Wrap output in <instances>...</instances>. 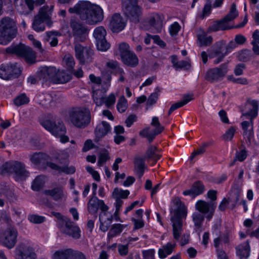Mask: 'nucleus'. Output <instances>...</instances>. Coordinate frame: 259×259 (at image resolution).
I'll list each match as a JSON object with an SVG mask.
<instances>
[{
  "label": "nucleus",
  "instance_id": "bb28decb",
  "mask_svg": "<svg viewBox=\"0 0 259 259\" xmlns=\"http://www.w3.org/2000/svg\"><path fill=\"white\" fill-rule=\"evenodd\" d=\"M183 218L172 217L171 221L172 227L173 237L176 240H179L183 232V223L181 219Z\"/></svg>",
  "mask_w": 259,
  "mask_h": 259
},
{
  "label": "nucleus",
  "instance_id": "412c9836",
  "mask_svg": "<svg viewBox=\"0 0 259 259\" xmlns=\"http://www.w3.org/2000/svg\"><path fill=\"white\" fill-rule=\"evenodd\" d=\"M109 207L107 206V209L105 210H101L99 215L100 222V229L103 232L107 231L112 221V214L108 211Z\"/></svg>",
  "mask_w": 259,
  "mask_h": 259
},
{
  "label": "nucleus",
  "instance_id": "ddd939ff",
  "mask_svg": "<svg viewBox=\"0 0 259 259\" xmlns=\"http://www.w3.org/2000/svg\"><path fill=\"white\" fill-rule=\"evenodd\" d=\"M21 70L17 63L2 65L0 67V77L3 79L9 80L18 76Z\"/></svg>",
  "mask_w": 259,
  "mask_h": 259
},
{
  "label": "nucleus",
  "instance_id": "c03bdc74",
  "mask_svg": "<svg viewBox=\"0 0 259 259\" xmlns=\"http://www.w3.org/2000/svg\"><path fill=\"white\" fill-rule=\"evenodd\" d=\"M192 100L193 97L191 95H187L185 96L181 101L175 103L171 106L168 111L169 114H171L174 111L178 108L185 105Z\"/></svg>",
  "mask_w": 259,
  "mask_h": 259
},
{
  "label": "nucleus",
  "instance_id": "37998d69",
  "mask_svg": "<svg viewBox=\"0 0 259 259\" xmlns=\"http://www.w3.org/2000/svg\"><path fill=\"white\" fill-rule=\"evenodd\" d=\"M40 15V14H37L34 17L32 23V28L37 32L43 31L45 29L44 23L46 22V21L41 18Z\"/></svg>",
  "mask_w": 259,
  "mask_h": 259
},
{
  "label": "nucleus",
  "instance_id": "7c9ffc66",
  "mask_svg": "<svg viewBox=\"0 0 259 259\" xmlns=\"http://www.w3.org/2000/svg\"><path fill=\"white\" fill-rule=\"evenodd\" d=\"M72 72L68 70L56 71L54 83H64L68 82L71 78Z\"/></svg>",
  "mask_w": 259,
  "mask_h": 259
},
{
  "label": "nucleus",
  "instance_id": "6ab92c4d",
  "mask_svg": "<svg viewBox=\"0 0 259 259\" xmlns=\"http://www.w3.org/2000/svg\"><path fill=\"white\" fill-rule=\"evenodd\" d=\"M126 21L119 14L115 13L110 19L109 27L114 32L122 31L125 27Z\"/></svg>",
  "mask_w": 259,
  "mask_h": 259
},
{
  "label": "nucleus",
  "instance_id": "5fc2aeb1",
  "mask_svg": "<svg viewBox=\"0 0 259 259\" xmlns=\"http://www.w3.org/2000/svg\"><path fill=\"white\" fill-rule=\"evenodd\" d=\"M118 50L120 58L124 57L125 55L132 52L128 44L124 42L119 44Z\"/></svg>",
  "mask_w": 259,
  "mask_h": 259
},
{
  "label": "nucleus",
  "instance_id": "338daca9",
  "mask_svg": "<svg viewBox=\"0 0 259 259\" xmlns=\"http://www.w3.org/2000/svg\"><path fill=\"white\" fill-rule=\"evenodd\" d=\"M236 128L234 126L230 127L226 132V133L224 135V138L226 140H231L236 132Z\"/></svg>",
  "mask_w": 259,
  "mask_h": 259
},
{
  "label": "nucleus",
  "instance_id": "13d9d810",
  "mask_svg": "<svg viewBox=\"0 0 259 259\" xmlns=\"http://www.w3.org/2000/svg\"><path fill=\"white\" fill-rule=\"evenodd\" d=\"M212 8L213 7L212 5L211 4V1H206V2L204 5L203 9L202 10L201 17L204 18L208 16L210 14Z\"/></svg>",
  "mask_w": 259,
  "mask_h": 259
},
{
  "label": "nucleus",
  "instance_id": "c9c22d12",
  "mask_svg": "<svg viewBox=\"0 0 259 259\" xmlns=\"http://www.w3.org/2000/svg\"><path fill=\"white\" fill-rule=\"evenodd\" d=\"M74 256L73 251L68 249L55 251L52 256V259H72Z\"/></svg>",
  "mask_w": 259,
  "mask_h": 259
},
{
  "label": "nucleus",
  "instance_id": "f257e3e1",
  "mask_svg": "<svg viewBox=\"0 0 259 259\" xmlns=\"http://www.w3.org/2000/svg\"><path fill=\"white\" fill-rule=\"evenodd\" d=\"M70 13L77 14L81 21L89 25H95L104 18L102 9L88 1H80L73 7L69 8Z\"/></svg>",
  "mask_w": 259,
  "mask_h": 259
},
{
  "label": "nucleus",
  "instance_id": "4468645a",
  "mask_svg": "<svg viewBox=\"0 0 259 259\" xmlns=\"http://www.w3.org/2000/svg\"><path fill=\"white\" fill-rule=\"evenodd\" d=\"M215 207L216 204L213 202L208 203L204 200H199L195 204L196 209L204 214L208 221L212 218Z\"/></svg>",
  "mask_w": 259,
  "mask_h": 259
},
{
  "label": "nucleus",
  "instance_id": "3c124183",
  "mask_svg": "<svg viewBox=\"0 0 259 259\" xmlns=\"http://www.w3.org/2000/svg\"><path fill=\"white\" fill-rule=\"evenodd\" d=\"M106 35V31L105 28L102 26L97 27L94 31L93 35L96 39V40H100L105 38Z\"/></svg>",
  "mask_w": 259,
  "mask_h": 259
},
{
  "label": "nucleus",
  "instance_id": "bf43d9fd",
  "mask_svg": "<svg viewBox=\"0 0 259 259\" xmlns=\"http://www.w3.org/2000/svg\"><path fill=\"white\" fill-rule=\"evenodd\" d=\"M238 16V12L236 9V6L235 4H232L230 8L229 13L225 17L231 21L233 20Z\"/></svg>",
  "mask_w": 259,
  "mask_h": 259
},
{
  "label": "nucleus",
  "instance_id": "79ce46f5",
  "mask_svg": "<svg viewBox=\"0 0 259 259\" xmlns=\"http://www.w3.org/2000/svg\"><path fill=\"white\" fill-rule=\"evenodd\" d=\"M130 194V192L128 190H123L115 188L112 192L111 197L114 199L121 200V199H126L127 198Z\"/></svg>",
  "mask_w": 259,
  "mask_h": 259
},
{
  "label": "nucleus",
  "instance_id": "2f4dec72",
  "mask_svg": "<svg viewBox=\"0 0 259 259\" xmlns=\"http://www.w3.org/2000/svg\"><path fill=\"white\" fill-rule=\"evenodd\" d=\"M197 42L198 46H203L209 45L212 40L210 35H208L207 33L202 29H200L197 32Z\"/></svg>",
  "mask_w": 259,
  "mask_h": 259
},
{
  "label": "nucleus",
  "instance_id": "6e6552de",
  "mask_svg": "<svg viewBox=\"0 0 259 259\" xmlns=\"http://www.w3.org/2000/svg\"><path fill=\"white\" fill-rule=\"evenodd\" d=\"M17 259H36L37 256L32 242L29 240L21 242L16 248Z\"/></svg>",
  "mask_w": 259,
  "mask_h": 259
},
{
  "label": "nucleus",
  "instance_id": "a19ab883",
  "mask_svg": "<svg viewBox=\"0 0 259 259\" xmlns=\"http://www.w3.org/2000/svg\"><path fill=\"white\" fill-rule=\"evenodd\" d=\"M48 165L51 168L58 171L59 172H64L66 174H72L75 171L74 166L60 167L53 163H49Z\"/></svg>",
  "mask_w": 259,
  "mask_h": 259
},
{
  "label": "nucleus",
  "instance_id": "20e7f679",
  "mask_svg": "<svg viewBox=\"0 0 259 259\" xmlns=\"http://www.w3.org/2000/svg\"><path fill=\"white\" fill-rule=\"evenodd\" d=\"M69 117L74 125L80 128L84 127L90 122L91 113L87 108H76L70 112Z\"/></svg>",
  "mask_w": 259,
  "mask_h": 259
},
{
  "label": "nucleus",
  "instance_id": "9b49d317",
  "mask_svg": "<svg viewBox=\"0 0 259 259\" xmlns=\"http://www.w3.org/2000/svg\"><path fill=\"white\" fill-rule=\"evenodd\" d=\"M163 17L157 13L150 14L144 21L145 29L151 30L154 32L162 30Z\"/></svg>",
  "mask_w": 259,
  "mask_h": 259
},
{
  "label": "nucleus",
  "instance_id": "2eb2a0df",
  "mask_svg": "<svg viewBox=\"0 0 259 259\" xmlns=\"http://www.w3.org/2000/svg\"><path fill=\"white\" fill-rule=\"evenodd\" d=\"M70 27L76 42L82 41L85 39L88 34V29L85 26L75 20H71L70 21Z\"/></svg>",
  "mask_w": 259,
  "mask_h": 259
},
{
  "label": "nucleus",
  "instance_id": "864d4df0",
  "mask_svg": "<svg viewBox=\"0 0 259 259\" xmlns=\"http://www.w3.org/2000/svg\"><path fill=\"white\" fill-rule=\"evenodd\" d=\"M85 48L81 45L78 44H76L75 45V52L76 58L80 60V62H83L84 53Z\"/></svg>",
  "mask_w": 259,
  "mask_h": 259
},
{
  "label": "nucleus",
  "instance_id": "c85d7f7f",
  "mask_svg": "<svg viewBox=\"0 0 259 259\" xmlns=\"http://www.w3.org/2000/svg\"><path fill=\"white\" fill-rule=\"evenodd\" d=\"M236 47V45L234 42L231 41L228 46L226 47L224 45H221V46L215 50V56L218 57V58L214 60L215 64H218L221 62L223 58L227 55L229 48L231 49Z\"/></svg>",
  "mask_w": 259,
  "mask_h": 259
},
{
  "label": "nucleus",
  "instance_id": "f704fd0d",
  "mask_svg": "<svg viewBox=\"0 0 259 259\" xmlns=\"http://www.w3.org/2000/svg\"><path fill=\"white\" fill-rule=\"evenodd\" d=\"M230 21H231L229 20L228 19H226L225 17L221 21L214 23L210 29L211 31H216L220 30H224L232 28V26H231L229 23Z\"/></svg>",
  "mask_w": 259,
  "mask_h": 259
},
{
  "label": "nucleus",
  "instance_id": "393cba45",
  "mask_svg": "<svg viewBox=\"0 0 259 259\" xmlns=\"http://www.w3.org/2000/svg\"><path fill=\"white\" fill-rule=\"evenodd\" d=\"M204 191V185L201 182L197 181L192 185L190 189L184 191L183 194L185 196H190L192 198H195L203 193Z\"/></svg>",
  "mask_w": 259,
  "mask_h": 259
},
{
  "label": "nucleus",
  "instance_id": "e2e57ef3",
  "mask_svg": "<svg viewBox=\"0 0 259 259\" xmlns=\"http://www.w3.org/2000/svg\"><path fill=\"white\" fill-rule=\"evenodd\" d=\"M28 220L34 224L42 223L45 221V217L37 214H30L28 217Z\"/></svg>",
  "mask_w": 259,
  "mask_h": 259
},
{
  "label": "nucleus",
  "instance_id": "8fccbe9b",
  "mask_svg": "<svg viewBox=\"0 0 259 259\" xmlns=\"http://www.w3.org/2000/svg\"><path fill=\"white\" fill-rule=\"evenodd\" d=\"M47 155L42 153H34L29 156V159L34 165H38L46 160Z\"/></svg>",
  "mask_w": 259,
  "mask_h": 259
},
{
  "label": "nucleus",
  "instance_id": "f3484780",
  "mask_svg": "<svg viewBox=\"0 0 259 259\" xmlns=\"http://www.w3.org/2000/svg\"><path fill=\"white\" fill-rule=\"evenodd\" d=\"M42 126L53 135L56 137L60 138V141L62 143H65L69 141V138L65 136L66 133V128L63 124H60V130L57 131L56 130L52 128V124L50 122H44L42 123Z\"/></svg>",
  "mask_w": 259,
  "mask_h": 259
},
{
  "label": "nucleus",
  "instance_id": "dca6fc26",
  "mask_svg": "<svg viewBox=\"0 0 259 259\" xmlns=\"http://www.w3.org/2000/svg\"><path fill=\"white\" fill-rule=\"evenodd\" d=\"M14 2L16 9L21 15H27L34 9L33 0H14Z\"/></svg>",
  "mask_w": 259,
  "mask_h": 259
},
{
  "label": "nucleus",
  "instance_id": "7ed1b4c3",
  "mask_svg": "<svg viewBox=\"0 0 259 259\" xmlns=\"http://www.w3.org/2000/svg\"><path fill=\"white\" fill-rule=\"evenodd\" d=\"M246 107L248 110L243 114L250 119L249 121H244L241 123L243 130V135L245 137L250 140L253 135V119L258 114V104L256 101H248Z\"/></svg>",
  "mask_w": 259,
  "mask_h": 259
},
{
  "label": "nucleus",
  "instance_id": "ea45409f",
  "mask_svg": "<svg viewBox=\"0 0 259 259\" xmlns=\"http://www.w3.org/2000/svg\"><path fill=\"white\" fill-rule=\"evenodd\" d=\"M192 217L195 227V231L199 235L201 232L200 228L204 220V216L199 212H195L193 213Z\"/></svg>",
  "mask_w": 259,
  "mask_h": 259
},
{
  "label": "nucleus",
  "instance_id": "4d7b16f0",
  "mask_svg": "<svg viewBox=\"0 0 259 259\" xmlns=\"http://www.w3.org/2000/svg\"><path fill=\"white\" fill-rule=\"evenodd\" d=\"M96 46L98 50L102 52L106 51L110 48V45L105 38L96 41Z\"/></svg>",
  "mask_w": 259,
  "mask_h": 259
},
{
  "label": "nucleus",
  "instance_id": "f8f14e48",
  "mask_svg": "<svg viewBox=\"0 0 259 259\" xmlns=\"http://www.w3.org/2000/svg\"><path fill=\"white\" fill-rule=\"evenodd\" d=\"M60 231L73 238L77 239L80 237L81 230L79 228L74 225L70 219H65L60 223Z\"/></svg>",
  "mask_w": 259,
  "mask_h": 259
},
{
  "label": "nucleus",
  "instance_id": "6e6d98bb",
  "mask_svg": "<svg viewBox=\"0 0 259 259\" xmlns=\"http://www.w3.org/2000/svg\"><path fill=\"white\" fill-rule=\"evenodd\" d=\"M29 102V98L24 94H21L17 96L14 100L15 105L17 106L27 104Z\"/></svg>",
  "mask_w": 259,
  "mask_h": 259
},
{
  "label": "nucleus",
  "instance_id": "680f3d73",
  "mask_svg": "<svg viewBox=\"0 0 259 259\" xmlns=\"http://www.w3.org/2000/svg\"><path fill=\"white\" fill-rule=\"evenodd\" d=\"M180 29L181 26L177 22H174L168 28L169 32L172 36L177 35Z\"/></svg>",
  "mask_w": 259,
  "mask_h": 259
},
{
  "label": "nucleus",
  "instance_id": "58836bf2",
  "mask_svg": "<svg viewBox=\"0 0 259 259\" xmlns=\"http://www.w3.org/2000/svg\"><path fill=\"white\" fill-rule=\"evenodd\" d=\"M93 99L97 106H101L104 103V93L100 89L95 90L93 87Z\"/></svg>",
  "mask_w": 259,
  "mask_h": 259
},
{
  "label": "nucleus",
  "instance_id": "4c0bfd02",
  "mask_svg": "<svg viewBox=\"0 0 259 259\" xmlns=\"http://www.w3.org/2000/svg\"><path fill=\"white\" fill-rule=\"evenodd\" d=\"M136 174L139 178L142 177L145 168L144 160L139 157H136L134 160Z\"/></svg>",
  "mask_w": 259,
  "mask_h": 259
},
{
  "label": "nucleus",
  "instance_id": "09e8293b",
  "mask_svg": "<svg viewBox=\"0 0 259 259\" xmlns=\"http://www.w3.org/2000/svg\"><path fill=\"white\" fill-rule=\"evenodd\" d=\"M48 40L51 47H56L58 43V37L61 35V33L58 31H50L47 32Z\"/></svg>",
  "mask_w": 259,
  "mask_h": 259
},
{
  "label": "nucleus",
  "instance_id": "052dcab7",
  "mask_svg": "<svg viewBox=\"0 0 259 259\" xmlns=\"http://www.w3.org/2000/svg\"><path fill=\"white\" fill-rule=\"evenodd\" d=\"M63 62L68 67L67 70L72 72L75 64L73 57L69 54L66 55L63 58Z\"/></svg>",
  "mask_w": 259,
  "mask_h": 259
},
{
  "label": "nucleus",
  "instance_id": "72a5a7b5",
  "mask_svg": "<svg viewBox=\"0 0 259 259\" xmlns=\"http://www.w3.org/2000/svg\"><path fill=\"white\" fill-rule=\"evenodd\" d=\"M250 246L249 242L245 241L236 247V253L240 259H246L249 255Z\"/></svg>",
  "mask_w": 259,
  "mask_h": 259
},
{
  "label": "nucleus",
  "instance_id": "cd10ccee",
  "mask_svg": "<svg viewBox=\"0 0 259 259\" xmlns=\"http://www.w3.org/2000/svg\"><path fill=\"white\" fill-rule=\"evenodd\" d=\"M110 131L111 127L108 122L103 121L98 123L95 129V141L98 142L100 138L105 136Z\"/></svg>",
  "mask_w": 259,
  "mask_h": 259
},
{
  "label": "nucleus",
  "instance_id": "a211bd4d",
  "mask_svg": "<svg viewBox=\"0 0 259 259\" xmlns=\"http://www.w3.org/2000/svg\"><path fill=\"white\" fill-rule=\"evenodd\" d=\"M228 71L227 66L221 65L220 67L214 68L208 70L206 78L211 81L221 80L226 75Z\"/></svg>",
  "mask_w": 259,
  "mask_h": 259
},
{
  "label": "nucleus",
  "instance_id": "473e14b6",
  "mask_svg": "<svg viewBox=\"0 0 259 259\" xmlns=\"http://www.w3.org/2000/svg\"><path fill=\"white\" fill-rule=\"evenodd\" d=\"M176 243L167 242L158 249V254L160 258L164 259L170 254L176 247Z\"/></svg>",
  "mask_w": 259,
  "mask_h": 259
},
{
  "label": "nucleus",
  "instance_id": "0eeeda50",
  "mask_svg": "<svg viewBox=\"0 0 259 259\" xmlns=\"http://www.w3.org/2000/svg\"><path fill=\"white\" fill-rule=\"evenodd\" d=\"M7 172L15 173L17 180L28 177V172L24 168V165L18 161H12L5 163L0 168V173L2 175Z\"/></svg>",
  "mask_w": 259,
  "mask_h": 259
},
{
  "label": "nucleus",
  "instance_id": "4be33fe9",
  "mask_svg": "<svg viewBox=\"0 0 259 259\" xmlns=\"http://www.w3.org/2000/svg\"><path fill=\"white\" fill-rule=\"evenodd\" d=\"M42 99L40 104L46 108H53L56 107L60 102L61 98L55 94H46L42 95Z\"/></svg>",
  "mask_w": 259,
  "mask_h": 259
},
{
  "label": "nucleus",
  "instance_id": "603ef678",
  "mask_svg": "<svg viewBox=\"0 0 259 259\" xmlns=\"http://www.w3.org/2000/svg\"><path fill=\"white\" fill-rule=\"evenodd\" d=\"M127 101L123 96H121L118 100L117 109L118 111L122 113L125 111L127 107Z\"/></svg>",
  "mask_w": 259,
  "mask_h": 259
},
{
  "label": "nucleus",
  "instance_id": "c756f323",
  "mask_svg": "<svg viewBox=\"0 0 259 259\" xmlns=\"http://www.w3.org/2000/svg\"><path fill=\"white\" fill-rule=\"evenodd\" d=\"M54 8L53 5L50 6H45L41 8L37 14H40V17L42 19H44L46 21V23L51 26L52 24V22L51 21V19L52 15L53 10Z\"/></svg>",
  "mask_w": 259,
  "mask_h": 259
},
{
  "label": "nucleus",
  "instance_id": "69168bd1",
  "mask_svg": "<svg viewBox=\"0 0 259 259\" xmlns=\"http://www.w3.org/2000/svg\"><path fill=\"white\" fill-rule=\"evenodd\" d=\"M109 159V154L107 151H105L99 156L98 164L101 166Z\"/></svg>",
  "mask_w": 259,
  "mask_h": 259
},
{
  "label": "nucleus",
  "instance_id": "aec40b11",
  "mask_svg": "<svg viewBox=\"0 0 259 259\" xmlns=\"http://www.w3.org/2000/svg\"><path fill=\"white\" fill-rule=\"evenodd\" d=\"M44 194L50 196L55 201H62L66 199L67 193L61 187H57L52 189L45 190Z\"/></svg>",
  "mask_w": 259,
  "mask_h": 259
},
{
  "label": "nucleus",
  "instance_id": "b1692460",
  "mask_svg": "<svg viewBox=\"0 0 259 259\" xmlns=\"http://www.w3.org/2000/svg\"><path fill=\"white\" fill-rule=\"evenodd\" d=\"M172 203L175 207L173 210L172 217L186 218L187 215V209L184 203L179 198H175Z\"/></svg>",
  "mask_w": 259,
  "mask_h": 259
},
{
  "label": "nucleus",
  "instance_id": "9d476101",
  "mask_svg": "<svg viewBox=\"0 0 259 259\" xmlns=\"http://www.w3.org/2000/svg\"><path fill=\"white\" fill-rule=\"evenodd\" d=\"M151 125L154 127L153 131L149 128H146L140 132V135L143 137L147 138L150 142H151L155 136L160 134L164 130V126L161 125L157 117H152Z\"/></svg>",
  "mask_w": 259,
  "mask_h": 259
},
{
  "label": "nucleus",
  "instance_id": "423d86ee",
  "mask_svg": "<svg viewBox=\"0 0 259 259\" xmlns=\"http://www.w3.org/2000/svg\"><path fill=\"white\" fill-rule=\"evenodd\" d=\"M138 0H122L123 11L132 21L137 22L142 14L141 8L137 4Z\"/></svg>",
  "mask_w": 259,
  "mask_h": 259
},
{
  "label": "nucleus",
  "instance_id": "e433bc0d",
  "mask_svg": "<svg viewBox=\"0 0 259 259\" xmlns=\"http://www.w3.org/2000/svg\"><path fill=\"white\" fill-rule=\"evenodd\" d=\"M122 62L129 66L135 67L139 62V60L136 55L133 52L127 54L124 57H121Z\"/></svg>",
  "mask_w": 259,
  "mask_h": 259
},
{
  "label": "nucleus",
  "instance_id": "f03ea898",
  "mask_svg": "<svg viewBox=\"0 0 259 259\" xmlns=\"http://www.w3.org/2000/svg\"><path fill=\"white\" fill-rule=\"evenodd\" d=\"M17 32L16 22L9 17L0 21V44L8 45L16 36Z\"/></svg>",
  "mask_w": 259,
  "mask_h": 259
},
{
  "label": "nucleus",
  "instance_id": "de8ad7c7",
  "mask_svg": "<svg viewBox=\"0 0 259 259\" xmlns=\"http://www.w3.org/2000/svg\"><path fill=\"white\" fill-rule=\"evenodd\" d=\"M123 225L120 224H114L108 233V238L110 239L119 235L123 231Z\"/></svg>",
  "mask_w": 259,
  "mask_h": 259
},
{
  "label": "nucleus",
  "instance_id": "a18cd8bd",
  "mask_svg": "<svg viewBox=\"0 0 259 259\" xmlns=\"http://www.w3.org/2000/svg\"><path fill=\"white\" fill-rule=\"evenodd\" d=\"M250 43L252 45L253 52L259 55V30H256L253 32Z\"/></svg>",
  "mask_w": 259,
  "mask_h": 259
},
{
  "label": "nucleus",
  "instance_id": "5701e85b",
  "mask_svg": "<svg viewBox=\"0 0 259 259\" xmlns=\"http://www.w3.org/2000/svg\"><path fill=\"white\" fill-rule=\"evenodd\" d=\"M56 71V69L54 67H41L39 70V77L45 81L50 80L55 83Z\"/></svg>",
  "mask_w": 259,
  "mask_h": 259
},
{
  "label": "nucleus",
  "instance_id": "0e129e2a",
  "mask_svg": "<svg viewBox=\"0 0 259 259\" xmlns=\"http://www.w3.org/2000/svg\"><path fill=\"white\" fill-rule=\"evenodd\" d=\"M116 96L113 93H111L106 98H104V103L107 107L113 105L115 103Z\"/></svg>",
  "mask_w": 259,
  "mask_h": 259
},
{
  "label": "nucleus",
  "instance_id": "39448f33",
  "mask_svg": "<svg viewBox=\"0 0 259 259\" xmlns=\"http://www.w3.org/2000/svg\"><path fill=\"white\" fill-rule=\"evenodd\" d=\"M7 53L15 54L18 56L23 57L28 64H32L35 62V53L28 46L23 44L11 45L6 50Z\"/></svg>",
  "mask_w": 259,
  "mask_h": 259
},
{
  "label": "nucleus",
  "instance_id": "49530a36",
  "mask_svg": "<svg viewBox=\"0 0 259 259\" xmlns=\"http://www.w3.org/2000/svg\"><path fill=\"white\" fill-rule=\"evenodd\" d=\"M47 179L44 176H38L33 181L31 188L34 191H38L42 188Z\"/></svg>",
  "mask_w": 259,
  "mask_h": 259
},
{
  "label": "nucleus",
  "instance_id": "a878e982",
  "mask_svg": "<svg viewBox=\"0 0 259 259\" xmlns=\"http://www.w3.org/2000/svg\"><path fill=\"white\" fill-rule=\"evenodd\" d=\"M100 208L101 210H105L107 209L106 205L103 200H100L97 198L91 199L88 203V210L91 213H96L98 208Z\"/></svg>",
  "mask_w": 259,
  "mask_h": 259
},
{
  "label": "nucleus",
  "instance_id": "774afa93",
  "mask_svg": "<svg viewBox=\"0 0 259 259\" xmlns=\"http://www.w3.org/2000/svg\"><path fill=\"white\" fill-rule=\"evenodd\" d=\"M144 259H154L155 250L150 249L143 251Z\"/></svg>",
  "mask_w": 259,
  "mask_h": 259
},
{
  "label": "nucleus",
  "instance_id": "1a4fd4ad",
  "mask_svg": "<svg viewBox=\"0 0 259 259\" xmlns=\"http://www.w3.org/2000/svg\"><path fill=\"white\" fill-rule=\"evenodd\" d=\"M18 233L17 229L10 226L0 233V243L6 247L11 249L16 245Z\"/></svg>",
  "mask_w": 259,
  "mask_h": 259
}]
</instances>
